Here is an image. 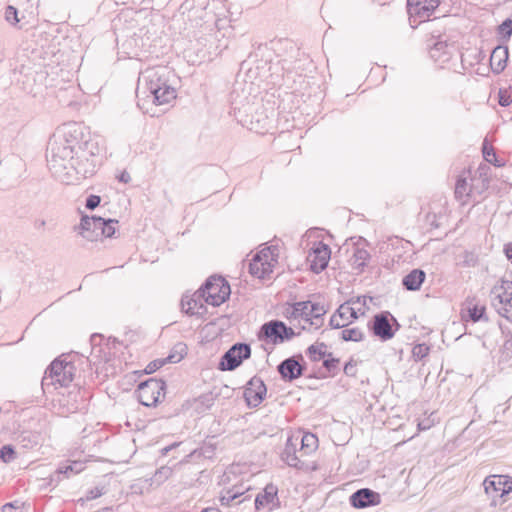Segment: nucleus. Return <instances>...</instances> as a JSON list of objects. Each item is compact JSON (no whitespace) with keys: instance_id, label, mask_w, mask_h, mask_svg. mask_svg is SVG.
Here are the masks:
<instances>
[{"instance_id":"f257e3e1","label":"nucleus","mask_w":512,"mask_h":512,"mask_svg":"<svg viewBox=\"0 0 512 512\" xmlns=\"http://www.w3.org/2000/svg\"><path fill=\"white\" fill-rule=\"evenodd\" d=\"M219 3L216 0H194V54L198 64L212 61L228 48L233 27L225 16L215 12Z\"/></svg>"},{"instance_id":"f03ea898","label":"nucleus","mask_w":512,"mask_h":512,"mask_svg":"<svg viewBox=\"0 0 512 512\" xmlns=\"http://www.w3.org/2000/svg\"><path fill=\"white\" fill-rule=\"evenodd\" d=\"M176 75L174 71L164 65L148 67L140 72L136 96L137 105L148 113L145 104L151 102L154 105L168 104L176 98L174 87Z\"/></svg>"},{"instance_id":"7ed1b4c3","label":"nucleus","mask_w":512,"mask_h":512,"mask_svg":"<svg viewBox=\"0 0 512 512\" xmlns=\"http://www.w3.org/2000/svg\"><path fill=\"white\" fill-rule=\"evenodd\" d=\"M78 153L79 151L75 150L73 146L65 144L55 135L49 141L46 154L48 167L57 180L70 183V177H67L68 172L66 169L68 168L67 166L73 163V158Z\"/></svg>"},{"instance_id":"20e7f679","label":"nucleus","mask_w":512,"mask_h":512,"mask_svg":"<svg viewBox=\"0 0 512 512\" xmlns=\"http://www.w3.org/2000/svg\"><path fill=\"white\" fill-rule=\"evenodd\" d=\"M195 294H198L205 303L213 307H219L229 299L231 287L223 276L214 274L204 281L199 289L194 292V295Z\"/></svg>"},{"instance_id":"39448f33","label":"nucleus","mask_w":512,"mask_h":512,"mask_svg":"<svg viewBox=\"0 0 512 512\" xmlns=\"http://www.w3.org/2000/svg\"><path fill=\"white\" fill-rule=\"evenodd\" d=\"M75 371L73 363L55 359L45 371L42 386L59 384L61 387H67L73 381Z\"/></svg>"},{"instance_id":"423d86ee","label":"nucleus","mask_w":512,"mask_h":512,"mask_svg":"<svg viewBox=\"0 0 512 512\" xmlns=\"http://www.w3.org/2000/svg\"><path fill=\"white\" fill-rule=\"evenodd\" d=\"M297 335L293 328L275 319L265 322L260 327L258 338L266 343L278 345L292 340Z\"/></svg>"},{"instance_id":"0eeeda50","label":"nucleus","mask_w":512,"mask_h":512,"mask_svg":"<svg viewBox=\"0 0 512 512\" xmlns=\"http://www.w3.org/2000/svg\"><path fill=\"white\" fill-rule=\"evenodd\" d=\"M166 382L163 379L149 378L138 384L136 394L137 399L143 406L154 407L164 397Z\"/></svg>"},{"instance_id":"6e6552de","label":"nucleus","mask_w":512,"mask_h":512,"mask_svg":"<svg viewBox=\"0 0 512 512\" xmlns=\"http://www.w3.org/2000/svg\"><path fill=\"white\" fill-rule=\"evenodd\" d=\"M368 328L380 340L388 341L399 330L400 324L390 312L382 311L375 314L372 320L368 322Z\"/></svg>"},{"instance_id":"1a4fd4ad","label":"nucleus","mask_w":512,"mask_h":512,"mask_svg":"<svg viewBox=\"0 0 512 512\" xmlns=\"http://www.w3.org/2000/svg\"><path fill=\"white\" fill-rule=\"evenodd\" d=\"M20 77L17 78V82L21 83L22 89L33 96H36L41 92V89L45 85L48 73L40 66L35 67H22L19 72Z\"/></svg>"},{"instance_id":"9d476101","label":"nucleus","mask_w":512,"mask_h":512,"mask_svg":"<svg viewBox=\"0 0 512 512\" xmlns=\"http://www.w3.org/2000/svg\"><path fill=\"white\" fill-rule=\"evenodd\" d=\"M98 164V157L88 148H84L79 151L78 155L73 158L71 163L66 169L67 177L72 180L73 172L80 175L83 178H88L94 175Z\"/></svg>"},{"instance_id":"9b49d317","label":"nucleus","mask_w":512,"mask_h":512,"mask_svg":"<svg viewBox=\"0 0 512 512\" xmlns=\"http://www.w3.org/2000/svg\"><path fill=\"white\" fill-rule=\"evenodd\" d=\"M250 357L251 346L249 344L244 342L235 343L221 356L218 369L220 371H233Z\"/></svg>"},{"instance_id":"f8f14e48","label":"nucleus","mask_w":512,"mask_h":512,"mask_svg":"<svg viewBox=\"0 0 512 512\" xmlns=\"http://www.w3.org/2000/svg\"><path fill=\"white\" fill-rule=\"evenodd\" d=\"M439 5L440 0H407L410 25L415 28L428 21Z\"/></svg>"},{"instance_id":"ddd939ff","label":"nucleus","mask_w":512,"mask_h":512,"mask_svg":"<svg viewBox=\"0 0 512 512\" xmlns=\"http://www.w3.org/2000/svg\"><path fill=\"white\" fill-rule=\"evenodd\" d=\"M428 46L431 59L441 67L448 63L457 51L455 43L449 42L443 35L432 37Z\"/></svg>"},{"instance_id":"4468645a","label":"nucleus","mask_w":512,"mask_h":512,"mask_svg":"<svg viewBox=\"0 0 512 512\" xmlns=\"http://www.w3.org/2000/svg\"><path fill=\"white\" fill-rule=\"evenodd\" d=\"M55 136L78 151L89 146L88 141L84 140L83 126L77 122L63 124Z\"/></svg>"},{"instance_id":"2eb2a0df","label":"nucleus","mask_w":512,"mask_h":512,"mask_svg":"<svg viewBox=\"0 0 512 512\" xmlns=\"http://www.w3.org/2000/svg\"><path fill=\"white\" fill-rule=\"evenodd\" d=\"M306 363L302 354L292 355L277 365V372L284 382H293L304 375Z\"/></svg>"},{"instance_id":"dca6fc26","label":"nucleus","mask_w":512,"mask_h":512,"mask_svg":"<svg viewBox=\"0 0 512 512\" xmlns=\"http://www.w3.org/2000/svg\"><path fill=\"white\" fill-rule=\"evenodd\" d=\"M266 394L267 387L264 381L260 377L254 376L247 382L243 396L248 407L256 408L263 402Z\"/></svg>"},{"instance_id":"f3484780","label":"nucleus","mask_w":512,"mask_h":512,"mask_svg":"<svg viewBox=\"0 0 512 512\" xmlns=\"http://www.w3.org/2000/svg\"><path fill=\"white\" fill-rule=\"evenodd\" d=\"M484 489L486 494L492 498L503 497L512 492V478L507 475H492L484 480ZM495 503V499H493Z\"/></svg>"},{"instance_id":"a211bd4d","label":"nucleus","mask_w":512,"mask_h":512,"mask_svg":"<svg viewBox=\"0 0 512 512\" xmlns=\"http://www.w3.org/2000/svg\"><path fill=\"white\" fill-rule=\"evenodd\" d=\"M502 290L493 299V305L502 317L512 320V281L502 280L499 287Z\"/></svg>"},{"instance_id":"6ab92c4d","label":"nucleus","mask_w":512,"mask_h":512,"mask_svg":"<svg viewBox=\"0 0 512 512\" xmlns=\"http://www.w3.org/2000/svg\"><path fill=\"white\" fill-rule=\"evenodd\" d=\"M330 257V247L322 241L316 242L308 255L311 271L316 274L321 273L328 266Z\"/></svg>"},{"instance_id":"aec40b11","label":"nucleus","mask_w":512,"mask_h":512,"mask_svg":"<svg viewBox=\"0 0 512 512\" xmlns=\"http://www.w3.org/2000/svg\"><path fill=\"white\" fill-rule=\"evenodd\" d=\"M102 225H104V218L99 216L82 215L77 229L83 238L93 242L100 239Z\"/></svg>"},{"instance_id":"412c9836","label":"nucleus","mask_w":512,"mask_h":512,"mask_svg":"<svg viewBox=\"0 0 512 512\" xmlns=\"http://www.w3.org/2000/svg\"><path fill=\"white\" fill-rule=\"evenodd\" d=\"M349 502L352 507L363 509L380 504L381 496L372 489L361 488L351 494Z\"/></svg>"},{"instance_id":"4be33fe9","label":"nucleus","mask_w":512,"mask_h":512,"mask_svg":"<svg viewBox=\"0 0 512 512\" xmlns=\"http://www.w3.org/2000/svg\"><path fill=\"white\" fill-rule=\"evenodd\" d=\"M317 304L318 303H312L311 301L295 302L286 308L283 314L287 319L301 318L305 322H308L313 314V312H310V310L312 307H316Z\"/></svg>"},{"instance_id":"5701e85b","label":"nucleus","mask_w":512,"mask_h":512,"mask_svg":"<svg viewBox=\"0 0 512 512\" xmlns=\"http://www.w3.org/2000/svg\"><path fill=\"white\" fill-rule=\"evenodd\" d=\"M509 49L507 46H496L490 55V68L494 74H500L507 66Z\"/></svg>"},{"instance_id":"b1692460","label":"nucleus","mask_w":512,"mask_h":512,"mask_svg":"<svg viewBox=\"0 0 512 512\" xmlns=\"http://www.w3.org/2000/svg\"><path fill=\"white\" fill-rule=\"evenodd\" d=\"M278 488L273 484H268L263 489V492L259 493L255 498V508L260 510L268 506L269 504H273V507H279L280 502L278 499Z\"/></svg>"},{"instance_id":"393cba45","label":"nucleus","mask_w":512,"mask_h":512,"mask_svg":"<svg viewBox=\"0 0 512 512\" xmlns=\"http://www.w3.org/2000/svg\"><path fill=\"white\" fill-rule=\"evenodd\" d=\"M360 242L365 244L367 243L365 239L360 237L357 245L353 249V254L349 260L352 268L357 270L359 273L364 271L368 261L371 258L370 253L364 247L359 246Z\"/></svg>"},{"instance_id":"a878e982","label":"nucleus","mask_w":512,"mask_h":512,"mask_svg":"<svg viewBox=\"0 0 512 512\" xmlns=\"http://www.w3.org/2000/svg\"><path fill=\"white\" fill-rule=\"evenodd\" d=\"M297 443L294 442V438L288 437L285 448L281 454L282 460L290 467L301 469L303 467V463L300 461L297 456Z\"/></svg>"},{"instance_id":"bb28decb","label":"nucleus","mask_w":512,"mask_h":512,"mask_svg":"<svg viewBox=\"0 0 512 512\" xmlns=\"http://www.w3.org/2000/svg\"><path fill=\"white\" fill-rule=\"evenodd\" d=\"M425 279V271L419 268H415L403 277L402 285L408 291H418L420 290Z\"/></svg>"},{"instance_id":"cd10ccee","label":"nucleus","mask_w":512,"mask_h":512,"mask_svg":"<svg viewBox=\"0 0 512 512\" xmlns=\"http://www.w3.org/2000/svg\"><path fill=\"white\" fill-rule=\"evenodd\" d=\"M309 62V58L305 53L301 52L299 49H295V60L283 59L282 68L289 73L295 72L301 74L305 70V65Z\"/></svg>"},{"instance_id":"c85d7f7f","label":"nucleus","mask_w":512,"mask_h":512,"mask_svg":"<svg viewBox=\"0 0 512 512\" xmlns=\"http://www.w3.org/2000/svg\"><path fill=\"white\" fill-rule=\"evenodd\" d=\"M337 311L338 315H341V319L346 320L348 324L365 315V309L353 306V302L349 301V299L342 303L337 308Z\"/></svg>"},{"instance_id":"c756f323","label":"nucleus","mask_w":512,"mask_h":512,"mask_svg":"<svg viewBox=\"0 0 512 512\" xmlns=\"http://www.w3.org/2000/svg\"><path fill=\"white\" fill-rule=\"evenodd\" d=\"M218 395V392L209 391L194 398V412L201 414L208 411L214 405Z\"/></svg>"},{"instance_id":"7c9ffc66","label":"nucleus","mask_w":512,"mask_h":512,"mask_svg":"<svg viewBox=\"0 0 512 512\" xmlns=\"http://www.w3.org/2000/svg\"><path fill=\"white\" fill-rule=\"evenodd\" d=\"M272 272V265L266 266V263L260 261V256H253L249 263V273L259 279H264Z\"/></svg>"},{"instance_id":"2f4dec72","label":"nucleus","mask_w":512,"mask_h":512,"mask_svg":"<svg viewBox=\"0 0 512 512\" xmlns=\"http://www.w3.org/2000/svg\"><path fill=\"white\" fill-rule=\"evenodd\" d=\"M471 191L472 189L471 186L468 184L467 179L462 175L458 176L455 183V198L465 203L466 198L470 196Z\"/></svg>"},{"instance_id":"473e14b6","label":"nucleus","mask_w":512,"mask_h":512,"mask_svg":"<svg viewBox=\"0 0 512 512\" xmlns=\"http://www.w3.org/2000/svg\"><path fill=\"white\" fill-rule=\"evenodd\" d=\"M187 351V344L178 342L172 347L169 355L165 357V360L167 363H178L184 358V356L187 354Z\"/></svg>"},{"instance_id":"72a5a7b5","label":"nucleus","mask_w":512,"mask_h":512,"mask_svg":"<svg viewBox=\"0 0 512 512\" xmlns=\"http://www.w3.org/2000/svg\"><path fill=\"white\" fill-rule=\"evenodd\" d=\"M482 153L483 158L490 164H493L496 167L504 166V161L500 160L493 148V146L489 145L487 140H484L482 145Z\"/></svg>"},{"instance_id":"f704fd0d","label":"nucleus","mask_w":512,"mask_h":512,"mask_svg":"<svg viewBox=\"0 0 512 512\" xmlns=\"http://www.w3.org/2000/svg\"><path fill=\"white\" fill-rule=\"evenodd\" d=\"M310 312H313V314L307 323L315 329H319L323 325V316L326 314V309L318 303L316 307H312Z\"/></svg>"},{"instance_id":"c9c22d12","label":"nucleus","mask_w":512,"mask_h":512,"mask_svg":"<svg viewBox=\"0 0 512 512\" xmlns=\"http://www.w3.org/2000/svg\"><path fill=\"white\" fill-rule=\"evenodd\" d=\"M318 446V438L313 433H305L301 438V448L304 454H310Z\"/></svg>"},{"instance_id":"e433bc0d","label":"nucleus","mask_w":512,"mask_h":512,"mask_svg":"<svg viewBox=\"0 0 512 512\" xmlns=\"http://www.w3.org/2000/svg\"><path fill=\"white\" fill-rule=\"evenodd\" d=\"M340 338L345 341L360 342L364 339L363 331L358 327L343 329L340 333Z\"/></svg>"},{"instance_id":"4c0bfd02","label":"nucleus","mask_w":512,"mask_h":512,"mask_svg":"<svg viewBox=\"0 0 512 512\" xmlns=\"http://www.w3.org/2000/svg\"><path fill=\"white\" fill-rule=\"evenodd\" d=\"M254 256H260V261L266 263V266H273L272 262H277L278 249L275 246L268 247L256 253Z\"/></svg>"},{"instance_id":"58836bf2","label":"nucleus","mask_w":512,"mask_h":512,"mask_svg":"<svg viewBox=\"0 0 512 512\" xmlns=\"http://www.w3.org/2000/svg\"><path fill=\"white\" fill-rule=\"evenodd\" d=\"M59 467L64 474L63 477L69 478L72 475L80 473L84 469V464L80 461H72L60 464Z\"/></svg>"},{"instance_id":"ea45409f","label":"nucleus","mask_w":512,"mask_h":512,"mask_svg":"<svg viewBox=\"0 0 512 512\" xmlns=\"http://www.w3.org/2000/svg\"><path fill=\"white\" fill-rule=\"evenodd\" d=\"M340 359L339 358H331L324 359L322 362V366L329 376L335 377L340 371Z\"/></svg>"},{"instance_id":"a19ab883","label":"nucleus","mask_w":512,"mask_h":512,"mask_svg":"<svg viewBox=\"0 0 512 512\" xmlns=\"http://www.w3.org/2000/svg\"><path fill=\"white\" fill-rule=\"evenodd\" d=\"M215 454V446L213 444H204L200 448L194 449V458L211 459Z\"/></svg>"},{"instance_id":"79ce46f5","label":"nucleus","mask_w":512,"mask_h":512,"mask_svg":"<svg viewBox=\"0 0 512 512\" xmlns=\"http://www.w3.org/2000/svg\"><path fill=\"white\" fill-rule=\"evenodd\" d=\"M118 223L117 220L114 219H104V225L101 227L100 238H112L116 233L115 225Z\"/></svg>"},{"instance_id":"37998d69","label":"nucleus","mask_w":512,"mask_h":512,"mask_svg":"<svg viewBox=\"0 0 512 512\" xmlns=\"http://www.w3.org/2000/svg\"><path fill=\"white\" fill-rule=\"evenodd\" d=\"M498 103L502 107H508L512 104V86L500 88L498 91Z\"/></svg>"},{"instance_id":"c03bdc74","label":"nucleus","mask_w":512,"mask_h":512,"mask_svg":"<svg viewBox=\"0 0 512 512\" xmlns=\"http://www.w3.org/2000/svg\"><path fill=\"white\" fill-rule=\"evenodd\" d=\"M172 474V469L168 466H161L153 475V483L159 485L167 480Z\"/></svg>"},{"instance_id":"a18cd8bd","label":"nucleus","mask_w":512,"mask_h":512,"mask_svg":"<svg viewBox=\"0 0 512 512\" xmlns=\"http://www.w3.org/2000/svg\"><path fill=\"white\" fill-rule=\"evenodd\" d=\"M4 18L10 25L16 26L20 22L18 9L12 5H8L4 11Z\"/></svg>"},{"instance_id":"49530a36","label":"nucleus","mask_w":512,"mask_h":512,"mask_svg":"<svg viewBox=\"0 0 512 512\" xmlns=\"http://www.w3.org/2000/svg\"><path fill=\"white\" fill-rule=\"evenodd\" d=\"M486 308L484 306L473 305L468 308V316L474 323L482 320L485 317Z\"/></svg>"},{"instance_id":"de8ad7c7","label":"nucleus","mask_w":512,"mask_h":512,"mask_svg":"<svg viewBox=\"0 0 512 512\" xmlns=\"http://www.w3.org/2000/svg\"><path fill=\"white\" fill-rule=\"evenodd\" d=\"M16 458V452L12 445H3L0 449V459L4 463H10Z\"/></svg>"},{"instance_id":"09e8293b","label":"nucleus","mask_w":512,"mask_h":512,"mask_svg":"<svg viewBox=\"0 0 512 512\" xmlns=\"http://www.w3.org/2000/svg\"><path fill=\"white\" fill-rule=\"evenodd\" d=\"M180 308L182 313L191 316L192 315V295L190 291L187 290L180 300Z\"/></svg>"},{"instance_id":"8fccbe9b","label":"nucleus","mask_w":512,"mask_h":512,"mask_svg":"<svg viewBox=\"0 0 512 512\" xmlns=\"http://www.w3.org/2000/svg\"><path fill=\"white\" fill-rule=\"evenodd\" d=\"M497 32L504 39L508 40L512 35V17L506 18L497 28Z\"/></svg>"},{"instance_id":"3c124183","label":"nucleus","mask_w":512,"mask_h":512,"mask_svg":"<svg viewBox=\"0 0 512 512\" xmlns=\"http://www.w3.org/2000/svg\"><path fill=\"white\" fill-rule=\"evenodd\" d=\"M357 365H358V361L355 360L353 357H351L349 359V361L346 362L343 367L344 374L348 377H356Z\"/></svg>"},{"instance_id":"603ef678","label":"nucleus","mask_w":512,"mask_h":512,"mask_svg":"<svg viewBox=\"0 0 512 512\" xmlns=\"http://www.w3.org/2000/svg\"><path fill=\"white\" fill-rule=\"evenodd\" d=\"M242 494L243 492L234 491L233 489L227 490L225 494L221 496L220 501L223 505H229L232 501L240 497Z\"/></svg>"},{"instance_id":"864d4df0","label":"nucleus","mask_w":512,"mask_h":512,"mask_svg":"<svg viewBox=\"0 0 512 512\" xmlns=\"http://www.w3.org/2000/svg\"><path fill=\"white\" fill-rule=\"evenodd\" d=\"M167 363L165 358H159L151 361L145 368L144 372L146 374H152L156 372L159 368L164 366Z\"/></svg>"},{"instance_id":"5fc2aeb1","label":"nucleus","mask_w":512,"mask_h":512,"mask_svg":"<svg viewBox=\"0 0 512 512\" xmlns=\"http://www.w3.org/2000/svg\"><path fill=\"white\" fill-rule=\"evenodd\" d=\"M63 475L62 470L58 466V468L49 476L48 485L55 488L64 479Z\"/></svg>"},{"instance_id":"6e6d98bb","label":"nucleus","mask_w":512,"mask_h":512,"mask_svg":"<svg viewBox=\"0 0 512 512\" xmlns=\"http://www.w3.org/2000/svg\"><path fill=\"white\" fill-rule=\"evenodd\" d=\"M306 355L312 362H323L326 354H324V352L317 351L313 346H309L306 349Z\"/></svg>"},{"instance_id":"4d7b16f0","label":"nucleus","mask_w":512,"mask_h":512,"mask_svg":"<svg viewBox=\"0 0 512 512\" xmlns=\"http://www.w3.org/2000/svg\"><path fill=\"white\" fill-rule=\"evenodd\" d=\"M341 315H338V311L336 310L335 313L330 317L329 326L332 329H340L347 327L348 323L341 322Z\"/></svg>"},{"instance_id":"13d9d810","label":"nucleus","mask_w":512,"mask_h":512,"mask_svg":"<svg viewBox=\"0 0 512 512\" xmlns=\"http://www.w3.org/2000/svg\"><path fill=\"white\" fill-rule=\"evenodd\" d=\"M101 202V197L95 194H91L86 198L85 207L89 210H94L99 206Z\"/></svg>"},{"instance_id":"bf43d9fd","label":"nucleus","mask_w":512,"mask_h":512,"mask_svg":"<svg viewBox=\"0 0 512 512\" xmlns=\"http://www.w3.org/2000/svg\"><path fill=\"white\" fill-rule=\"evenodd\" d=\"M349 301H352L353 302V306H355V307L364 308L365 312L368 310L367 297L366 296L352 297V298L349 299Z\"/></svg>"},{"instance_id":"052dcab7","label":"nucleus","mask_w":512,"mask_h":512,"mask_svg":"<svg viewBox=\"0 0 512 512\" xmlns=\"http://www.w3.org/2000/svg\"><path fill=\"white\" fill-rule=\"evenodd\" d=\"M429 348L427 346L423 345H417L413 348V355L417 358L421 359L424 356H426Z\"/></svg>"},{"instance_id":"680f3d73","label":"nucleus","mask_w":512,"mask_h":512,"mask_svg":"<svg viewBox=\"0 0 512 512\" xmlns=\"http://www.w3.org/2000/svg\"><path fill=\"white\" fill-rule=\"evenodd\" d=\"M502 350H503V354H505L506 358H511V356H512V335L505 340Z\"/></svg>"},{"instance_id":"e2e57ef3","label":"nucleus","mask_w":512,"mask_h":512,"mask_svg":"<svg viewBox=\"0 0 512 512\" xmlns=\"http://www.w3.org/2000/svg\"><path fill=\"white\" fill-rule=\"evenodd\" d=\"M17 502H9L2 506L0 512H21L20 507L16 506Z\"/></svg>"},{"instance_id":"0e129e2a","label":"nucleus","mask_w":512,"mask_h":512,"mask_svg":"<svg viewBox=\"0 0 512 512\" xmlns=\"http://www.w3.org/2000/svg\"><path fill=\"white\" fill-rule=\"evenodd\" d=\"M103 492H102V489L98 488V487H95L93 489H90L88 492H87V495H86V500H93V499H96L100 496H102Z\"/></svg>"},{"instance_id":"69168bd1","label":"nucleus","mask_w":512,"mask_h":512,"mask_svg":"<svg viewBox=\"0 0 512 512\" xmlns=\"http://www.w3.org/2000/svg\"><path fill=\"white\" fill-rule=\"evenodd\" d=\"M183 445V442H174L172 443L171 445H168L164 448L161 449V454L163 456L167 455L170 451L174 450V449H177L179 448L180 446Z\"/></svg>"},{"instance_id":"338daca9","label":"nucleus","mask_w":512,"mask_h":512,"mask_svg":"<svg viewBox=\"0 0 512 512\" xmlns=\"http://www.w3.org/2000/svg\"><path fill=\"white\" fill-rule=\"evenodd\" d=\"M433 423L430 421V419H423L418 423V429L420 431H426L431 428Z\"/></svg>"},{"instance_id":"774afa93","label":"nucleus","mask_w":512,"mask_h":512,"mask_svg":"<svg viewBox=\"0 0 512 512\" xmlns=\"http://www.w3.org/2000/svg\"><path fill=\"white\" fill-rule=\"evenodd\" d=\"M504 253L507 259L512 263V243L505 244Z\"/></svg>"}]
</instances>
